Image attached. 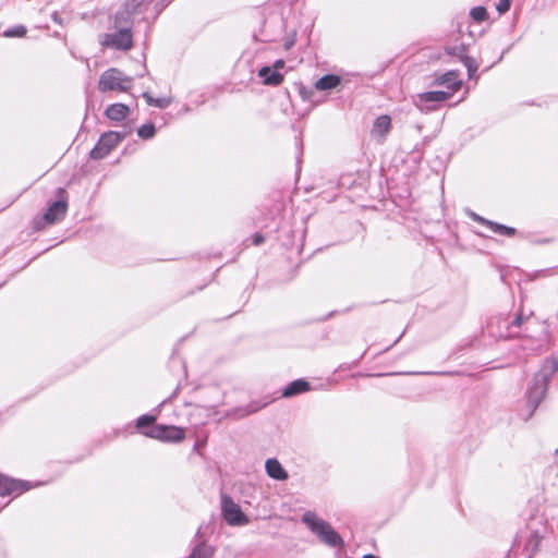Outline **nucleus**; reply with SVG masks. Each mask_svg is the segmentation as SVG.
<instances>
[{
    "label": "nucleus",
    "mask_w": 558,
    "mask_h": 558,
    "mask_svg": "<svg viewBox=\"0 0 558 558\" xmlns=\"http://www.w3.org/2000/svg\"><path fill=\"white\" fill-rule=\"evenodd\" d=\"M125 134L110 131L102 134L95 145V147L90 150L92 159H102L105 158L123 138Z\"/></svg>",
    "instance_id": "423d86ee"
},
{
    "label": "nucleus",
    "mask_w": 558,
    "mask_h": 558,
    "mask_svg": "<svg viewBox=\"0 0 558 558\" xmlns=\"http://www.w3.org/2000/svg\"><path fill=\"white\" fill-rule=\"evenodd\" d=\"M278 65L282 66L283 65V62L282 61H278L277 62Z\"/></svg>",
    "instance_id": "2f4dec72"
},
{
    "label": "nucleus",
    "mask_w": 558,
    "mask_h": 558,
    "mask_svg": "<svg viewBox=\"0 0 558 558\" xmlns=\"http://www.w3.org/2000/svg\"><path fill=\"white\" fill-rule=\"evenodd\" d=\"M155 131H156L155 125L151 123H148V124H144L141 128H138L137 134L143 140H149L155 135Z\"/></svg>",
    "instance_id": "4be33fe9"
},
{
    "label": "nucleus",
    "mask_w": 558,
    "mask_h": 558,
    "mask_svg": "<svg viewBox=\"0 0 558 558\" xmlns=\"http://www.w3.org/2000/svg\"><path fill=\"white\" fill-rule=\"evenodd\" d=\"M214 553L215 548L213 546L199 543L192 549L189 558H211Z\"/></svg>",
    "instance_id": "aec40b11"
},
{
    "label": "nucleus",
    "mask_w": 558,
    "mask_h": 558,
    "mask_svg": "<svg viewBox=\"0 0 558 558\" xmlns=\"http://www.w3.org/2000/svg\"><path fill=\"white\" fill-rule=\"evenodd\" d=\"M133 84V78L126 76L122 71L110 68L105 71L99 78L98 89L101 93L106 92H128Z\"/></svg>",
    "instance_id": "20e7f679"
},
{
    "label": "nucleus",
    "mask_w": 558,
    "mask_h": 558,
    "mask_svg": "<svg viewBox=\"0 0 558 558\" xmlns=\"http://www.w3.org/2000/svg\"><path fill=\"white\" fill-rule=\"evenodd\" d=\"M510 5H511V0H498V2L496 4V10L500 14H504L509 11Z\"/></svg>",
    "instance_id": "cd10ccee"
},
{
    "label": "nucleus",
    "mask_w": 558,
    "mask_h": 558,
    "mask_svg": "<svg viewBox=\"0 0 558 558\" xmlns=\"http://www.w3.org/2000/svg\"><path fill=\"white\" fill-rule=\"evenodd\" d=\"M474 219L482 222L483 225L488 226L495 233H499L507 236H512L515 234L514 228L486 220L477 215H474Z\"/></svg>",
    "instance_id": "dca6fc26"
},
{
    "label": "nucleus",
    "mask_w": 558,
    "mask_h": 558,
    "mask_svg": "<svg viewBox=\"0 0 558 558\" xmlns=\"http://www.w3.org/2000/svg\"><path fill=\"white\" fill-rule=\"evenodd\" d=\"M265 468L267 474L275 480L284 481L288 478V473L275 458L268 459L265 463Z\"/></svg>",
    "instance_id": "4468645a"
},
{
    "label": "nucleus",
    "mask_w": 558,
    "mask_h": 558,
    "mask_svg": "<svg viewBox=\"0 0 558 558\" xmlns=\"http://www.w3.org/2000/svg\"><path fill=\"white\" fill-rule=\"evenodd\" d=\"M265 85L277 86L283 81V75L277 71H272L269 66H264L258 72Z\"/></svg>",
    "instance_id": "2eb2a0df"
},
{
    "label": "nucleus",
    "mask_w": 558,
    "mask_h": 558,
    "mask_svg": "<svg viewBox=\"0 0 558 558\" xmlns=\"http://www.w3.org/2000/svg\"><path fill=\"white\" fill-rule=\"evenodd\" d=\"M445 51L450 56H456L459 59L465 54V47L463 45L460 46H448L445 48Z\"/></svg>",
    "instance_id": "a878e982"
},
{
    "label": "nucleus",
    "mask_w": 558,
    "mask_h": 558,
    "mask_svg": "<svg viewBox=\"0 0 558 558\" xmlns=\"http://www.w3.org/2000/svg\"><path fill=\"white\" fill-rule=\"evenodd\" d=\"M143 97L149 106H154L163 109L169 106L170 99L167 98H154L150 94L144 93Z\"/></svg>",
    "instance_id": "412c9836"
},
{
    "label": "nucleus",
    "mask_w": 558,
    "mask_h": 558,
    "mask_svg": "<svg viewBox=\"0 0 558 558\" xmlns=\"http://www.w3.org/2000/svg\"><path fill=\"white\" fill-rule=\"evenodd\" d=\"M451 93L444 90H432L417 94L414 97V105L423 112L434 111L437 109L438 104L448 100Z\"/></svg>",
    "instance_id": "39448f33"
},
{
    "label": "nucleus",
    "mask_w": 558,
    "mask_h": 558,
    "mask_svg": "<svg viewBox=\"0 0 558 558\" xmlns=\"http://www.w3.org/2000/svg\"><path fill=\"white\" fill-rule=\"evenodd\" d=\"M263 242H264V236H263L262 234H255V235L253 236V243H254L255 245H259V244H262Z\"/></svg>",
    "instance_id": "c85d7f7f"
},
{
    "label": "nucleus",
    "mask_w": 558,
    "mask_h": 558,
    "mask_svg": "<svg viewBox=\"0 0 558 558\" xmlns=\"http://www.w3.org/2000/svg\"><path fill=\"white\" fill-rule=\"evenodd\" d=\"M310 390V384L304 379H296L290 383L283 390V397H292Z\"/></svg>",
    "instance_id": "f3484780"
},
{
    "label": "nucleus",
    "mask_w": 558,
    "mask_h": 558,
    "mask_svg": "<svg viewBox=\"0 0 558 558\" xmlns=\"http://www.w3.org/2000/svg\"><path fill=\"white\" fill-rule=\"evenodd\" d=\"M28 489L26 483L16 481L13 478H9L2 474H0V495H11L14 493L21 494Z\"/></svg>",
    "instance_id": "9b49d317"
},
{
    "label": "nucleus",
    "mask_w": 558,
    "mask_h": 558,
    "mask_svg": "<svg viewBox=\"0 0 558 558\" xmlns=\"http://www.w3.org/2000/svg\"><path fill=\"white\" fill-rule=\"evenodd\" d=\"M523 322V317L521 314L517 315V317L512 322V326L520 327Z\"/></svg>",
    "instance_id": "c756f323"
},
{
    "label": "nucleus",
    "mask_w": 558,
    "mask_h": 558,
    "mask_svg": "<svg viewBox=\"0 0 558 558\" xmlns=\"http://www.w3.org/2000/svg\"><path fill=\"white\" fill-rule=\"evenodd\" d=\"M130 113V108L121 102L112 104L107 107L105 114L112 121H123Z\"/></svg>",
    "instance_id": "ddd939ff"
},
{
    "label": "nucleus",
    "mask_w": 558,
    "mask_h": 558,
    "mask_svg": "<svg viewBox=\"0 0 558 558\" xmlns=\"http://www.w3.org/2000/svg\"><path fill=\"white\" fill-rule=\"evenodd\" d=\"M302 522L318 537V539L329 547H342L344 542L332 526L325 520L318 518L316 513L306 511L302 515Z\"/></svg>",
    "instance_id": "f03ea898"
},
{
    "label": "nucleus",
    "mask_w": 558,
    "mask_h": 558,
    "mask_svg": "<svg viewBox=\"0 0 558 558\" xmlns=\"http://www.w3.org/2000/svg\"><path fill=\"white\" fill-rule=\"evenodd\" d=\"M340 84V77L338 75L328 74L320 77L316 83L315 87L318 90H328L337 87Z\"/></svg>",
    "instance_id": "6ab92c4d"
},
{
    "label": "nucleus",
    "mask_w": 558,
    "mask_h": 558,
    "mask_svg": "<svg viewBox=\"0 0 558 558\" xmlns=\"http://www.w3.org/2000/svg\"><path fill=\"white\" fill-rule=\"evenodd\" d=\"M153 1L154 0H128L124 3L123 10L117 13V23L120 24V20L124 16L130 19L133 14L146 13Z\"/></svg>",
    "instance_id": "9d476101"
},
{
    "label": "nucleus",
    "mask_w": 558,
    "mask_h": 558,
    "mask_svg": "<svg viewBox=\"0 0 558 558\" xmlns=\"http://www.w3.org/2000/svg\"><path fill=\"white\" fill-rule=\"evenodd\" d=\"M129 23L130 19L124 16L120 20V24H118L116 16L114 26L118 28V31L111 34H106L101 45L118 50H130L133 46V35L131 33Z\"/></svg>",
    "instance_id": "7ed1b4c3"
},
{
    "label": "nucleus",
    "mask_w": 558,
    "mask_h": 558,
    "mask_svg": "<svg viewBox=\"0 0 558 558\" xmlns=\"http://www.w3.org/2000/svg\"><path fill=\"white\" fill-rule=\"evenodd\" d=\"M221 509L223 518L229 525H245L248 518L242 512L240 506L231 497L223 495L221 498Z\"/></svg>",
    "instance_id": "6e6552de"
},
{
    "label": "nucleus",
    "mask_w": 558,
    "mask_h": 558,
    "mask_svg": "<svg viewBox=\"0 0 558 558\" xmlns=\"http://www.w3.org/2000/svg\"><path fill=\"white\" fill-rule=\"evenodd\" d=\"M26 27L23 25H17L14 27H11L4 32L5 37H23L26 34Z\"/></svg>",
    "instance_id": "393cba45"
},
{
    "label": "nucleus",
    "mask_w": 558,
    "mask_h": 558,
    "mask_svg": "<svg viewBox=\"0 0 558 558\" xmlns=\"http://www.w3.org/2000/svg\"><path fill=\"white\" fill-rule=\"evenodd\" d=\"M471 17L476 22H483L487 19V11L484 7H475L470 11Z\"/></svg>",
    "instance_id": "b1692460"
},
{
    "label": "nucleus",
    "mask_w": 558,
    "mask_h": 558,
    "mask_svg": "<svg viewBox=\"0 0 558 558\" xmlns=\"http://www.w3.org/2000/svg\"><path fill=\"white\" fill-rule=\"evenodd\" d=\"M460 60L466 66L469 76L472 77L475 74V72L477 71L476 61L466 54L462 56V58Z\"/></svg>",
    "instance_id": "5701e85b"
},
{
    "label": "nucleus",
    "mask_w": 558,
    "mask_h": 558,
    "mask_svg": "<svg viewBox=\"0 0 558 558\" xmlns=\"http://www.w3.org/2000/svg\"><path fill=\"white\" fill-rule=\"evenodd\" d=\"M391 120L389 116L378 117L373 124V134L384 137L390 130Z\"/></svg>",
    "instance_id": "a211bd4d"
},
{
    "label": "nucleus",
    "mask_w": 558,
    "mask_h": 558,
    "mask_svg": "<svg viewBox=\"0 0 558 558\" xmlns=\"http://www.w3.org/2000/svg\"><path fill=\"white\" fill-rule=\"evenodd\" d=\"M146 435L162 441L179 442L184 439L185 430L177 426L157 425Z\"/></svg>",
    "instance_id": "1a4fd4ad"
},
{
    "label": "nucleus",
    "mask_w": 558,
    "mask_h": 558,
    "mask_svg": "<svg viewBox=\"0 0 558 558\" xmlns=\"http://www.w3.org/2000/svg\"><path fill=\"white\" fill-rule=\"evenodd\" d=\"M155 422V417L150 415H142L137 418L136 426L142 428L144 426H149Z\"/></svg>",
    "instance_id": "bb28decb"
},
{
    "label": "nucleus",
    "mask_w": 558,
    "mask_h": 558,
    "mask_svg": "<svg viewBox=\"0 0 558 558\" xmlns=\"http://www.w3.org/2000/svg\"><path fill=\"white\" fill-rule=\"evenodd\" d=\"M363 558H378V557H376V556H374L372 554H366V555L363 556Z\"/></svg>",
    "instance_id": "7c9ffc66"
},
{
    "label": "nucleus",
    "mask_w": 558,
    "mask_h": 558,
    "mask_svg": "<svg viewBox=\"0 0 558 558\" xmlns=\"http://www.w3.org/2000/svg\"><path fill=\"white\" fill-rule=\"evenodd\" d=\"M557 369L558 365L556 361L548 360L545 362L539 372L535 374L533 381L526 391L527 413L524 417L525 420H529L533 415L534 411L537 409V407L544 399L550 378L557 372Z\"/></svg>",
    "instance_id": "f257e3e1"
},
{
    "label": "nucleus",
    "mask_w": 558,
    "mask_h": 558,
    "mask_svg": "<svg viewBox=\"0 0 558 558\" xmlns=\"http://www.w3.org/2000/svg\"><path fill=\"white\" fill-rule=\"evenodd\" d=\"M437 85H446L452 92H457L461 87V81L459 80V72L448 71L435 80Z\"/></svg>",
    "instance_id": "f8f14e48"
},
{
    "label": "nucleus",
    "mask_w": 558,
    "mask_h": 558,
    "mask_svg": "<svg viewBox=\"0 0 558 558\" xmlns=\"http://www.w3.org/2000/svg\"><path fill=\"white\" fill-rule=\"evenodd\" d=\"M58 199L52 202L47 211L44 215V219L47 223L52 225L61 219L66 214L68 210V193L63 187H59L57 190Z\"/></svg>",
    "instance_id": "0eeeda50"
}]
</instances>
